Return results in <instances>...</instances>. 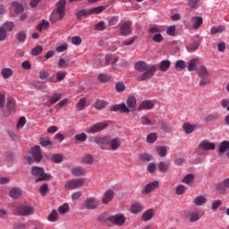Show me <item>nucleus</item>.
Returning a JSON list of instances; mask_svg holds the SVG:
<instances>
[{
    "label": "nucleus",
    "mask_w": 229,
    "mask_h": 229,
    "mask_svg": "<svg viewBox=\"0 0 229 229\" xmlns=\"http://www.w3.org/2000/svg\"><path fill=\"white\" fill-rule=\"evenodd\" d=\"M135 69L139 72H143L140 77H138V81H146L151 80L157 72V66L154 64H148L146 62L139 61L135 64Z\"/></svg>",
    "instance_id": "f257e3e1"
},
{
    "label": "nucleus",
    "mask_w": 229,
    "mask_h": 229,
    "mask_svg": "<svg viewBox=\"0 0 229 229\" xmlns=\"http://www.w3.org/2000/svg\"><path fill=\"white\" fill-rule=\"evenodd\" d=\"M67 5V1L59 0L55 4V9L52 12L50 16V21L52 22H58L65 17V6Z\"/></svg>",
    "instance_id": "f03ea898"
},
{
    "label": "nucleus",
    "mask_w": 229,
    "mask_h": 229,
    "mask_svg": "<svg viewBox=\"0 0 229 229\" xmlns=\"http://www.w3.org/2000/svg\"><path fill=\"white\" fill-rule=\"evenodd\" d=\"M198 76H199V87H205V85H208L210 81H212V79H210V73L208 72V70H207V67L200 66L198 71Z\"/></svg>",
    "instance_id": "7ed1b4c3"
},
{
    "label": "nucleus",
    "mask_w": 229,
    "mask_h": 229,
    "mask_svg": "<svg viewBox=\"0 0 229 229\" xmlns=\"http://www.w3.org/2000/svg\"><path fill=\"white\" fill-rule=\"evenodd\" d=\"M31 174L33 176H38L35 182L38 183V182H46L51 178V176L44 171V168L38 166H33L31 169Z\"/></svg>",
    "instance_id": "20e7f679"
},
{
    "label": "nucleus",
    "mask_w": 229,
    "mask_h": 229,
    "mask_svg": "<svg viewBox=\"0 0 229 229\" xmlns=\"http://www.w3.org/2000/svg\"><path fill=\"white\" fill-rule=\"evenodd\" d=\"M85 183V180L80 179H72L66 182L64 184V189H68L70 191H73L74 189H80Z\"/></svg>",
    "instance_id": "39448f33"
},
{
    "label": "nucleus",
    "mask_w": 229,
    "mask_h": 229,
    "mask_svg": "<svg viewBox=\"0 0 229 229\" xmlns=\"http://www.w3.org/2000/svg\"><path fill=\"white\" fill-rule=\"evenodd\" d=\"M99 207V200L96 197H88L84 200V208L86 210H96Z\"/></svg>",
    "instance_id": "423d86ee"
},
{
    "label": "nucleus",
    "mask_w": 229,
    "mask_h": 229,
    "mask_svg": "<svg viewBox=\"0 0 229 229\" xmlns=\"http://www.w3.org/2000/svg\"><path fill=\"white\" fill-rule=\"evenodd\" d=\"M16 212L17 214H19V216H28L34 214L35 208H33V207L31 206L21 205L16 208Z\"/></svg>",
    "instance_id": "0eeeda50"
},
{
    "label": "nucleus",
    "mask_w": 229,
    "mask_h": 229,
    "mask_svg": "<svg viewBox=\"0 0 229 229\" xmlns=\"http://www.w3.org/2000/svg\"><path fill=\"white\" fill-rule=\"evenodd\" d=\"M229 189V177L216 184V191L218 194H226Z\"/></svg>",
    "instance_id": "6e6552de"
},
{
    "label": "nucleus",
    "mask_w": 229,
    "mask_h": 229,
    "mask_svg": "<svg viewBox=\"0 0 229 229\" xmlns=\"http://www.w3.org/2000/svg\"><path fill=\"white\" fill-rule=\"evenodd\" d=\"M107 220H109L113 225H116V226H123V225L126 223V217H124V215L123 214H116L109 216Z\"/></svg>",
    "instance_id": "1a4fd4ad"
},
{
    "label": "nucleus",
    "mask_w": 229,
    "mask_h": 229,
    "mask_svg": "<svg viewBox=\"0 0 229 229\" xmlns=\"http://www.w3.org/2000/svg\"><path fill=\"white\" fill-rule=\"evenodd\" d=\"M120 35H123V37H128L129 35H131V21H124L120 26Z\"/></svg>",
    "instance_id": "9d476101"
},
{
    "label": "nucleus",
    "mask_w": 229,
    "mask_h": 229,
    "mask_svg": "<svg viewBox=\"0 0 229 229\" xmlns=\"http://www.w3.org/2000/svg\"><path fill=\"white\" fill-rule=\"evenodd\" d=\"M111 112H121L122 114H130V109L126 106V104L114 105L109 107Z\"/></svg>",
    "instance_id": "9b49d317"
},
{
    "label": "nucleus",
    "mask_w": 229,
    "mask_h": 229,
    "mask_svg": "<svg viewBox=\"0 0 229 229\" xmlns=\"http://www.w3.org/2000/svg\"><path fill=\"white\" fill-rule=\"evenodd\" d=\"M158 185H159L158 181H155L148 183L141 191V194H149V192H153L155 189H158Z\"/></svg>",
    "instance_id": "f8f14e48"
},
{
    "label": "nucleus",
    "mask_w": 229,
    "mask_h": 229,
    "mask_svg": "<svg viewBox=\"0 0 229 229\" xmlns=\"http://www.w3.org/2000/svg\"><path fill=\"white\" fill-rule=\"evenodd\" d=\"M106 126H108V123H96L89 129V133H99V131H103Z\"/></svg>",
    "instance_id": "ddd939ff"
},
{
    "label": "nucleus",
    "mask_w": 229,
    "mask_h": 229,
    "mask_svg": "<svg viewBox=\"0 0 229 229\" xmlns=\"http://www.w3.org/2000/svg\"><path fill=\"white\" fill-rule=\"evenodd\" d=\"M31 155L35 160V162H40L42 160V150L40 149V146L36 145L32 149H31Z\"/></svg>",
    "instance_id": "4468645a"
},
{
    "label": "nucleus",
    "mask_w": 229,
    "mask_h": 229,
    "mask_svg": "<svg viewBox=\"0 0 229 229\" xmlns=\"http://www.w3.org/2000/svg\"><path fill=\"white\" fill-rule=\"evenodd\" d=\"M199 148L204 151H214L216 149V143L204 140L199 145Z\"/></svg>",
    "instance_id": "2eb2a0df"
},
{
    "label": "nucleus",
    "mask_w": 229,
    "mask_h": 229,
    "mask_svg": "<svg viewBox=\"0 0 229 229\" xmlns=\"http://www.w3.org/2000/svg\"><path fill=\"white\" fill-rule=\"evenodd\" d=\"M127 108L130 112H135V108H137V98L135 97H129L127 98Z\"/></svg>",
    "instance_id": "dca6fc26"
},
{
    "label": "nucleus",
    "mask_w": 229,
    "mask_h": 229,
    "mask_svg": "<svg viewBox=\"0 0 229 229\" xmlns=\"http://www.w3.org/2000/svg\"><path fill=\"white\" fill-rule=\"evenodd\" d=\"M108 144L110 146V148L113 151H115V150L119 149V148H121V139H119V137H116V138L110 140V138H109Z\"/></svg>",
    "instance_id": "f3484780"
},
{
    "label": "nucleus",
    "mask_w": 229,
    "mask_h": 229,
    "mask_svg": "<svg viewBox=\"0 0 229 229\" xmlns=\"http://www.w3.org/2000/svg\"><path fill=\"white\" fill-rule=\"evenodd\" d=\"M155 106V104L151 100H143L140 106L138 107V110H151Z\"/></svg>",
    "instance_id": "a211bd4d"
},
{
    "label": "nucleus",
    "mask_w": 229,
    "mask_h": 229,
    "mask_svg": "<svg viewBox=\"0 0 229 229\" xmlns=\"http://www.w3.org/2000/svg\"><path fill=\"white\" fill-rule=\"evenodd\" d=\"M114 199V191L113 190H107L104 193V197L102 198V203L103 205H106L107 203H110Z\"/></svg>",
    "instance_id": "6ab92c4d"
},
{
    "label": "nucleus",
    "mask_w": 229,
    "mask_h": 229,
    "mask_svg": "<svg viewBox=\"0 0 229 229\" xmlns=\"http://www.w3.org/2000/svg\"><path fill=\"white\" fill-rule=\"evenodd\" d=\"M73 176H85L87 170L83 166H76L71 170Z\"/></svg>",
    "instance_id": "aec40b11"
},
{
    "label": "nucleus",
    "mask_w": 229,
    "mask_h": 229,
    "mask_svg": "<svg viewBox=\"0 0 229 229\" xmlns=\"http://www.w3.org/2000/svg\"><path fill=\"white\" fill-rule=\"evenodd\" d=\"M182 128H183L184 133H186V135H191V133H192L194 131V130H196V128H198V125L191 124L189 123H184L182 124Z\"/></svg>",
    "instance_id": "412c9836"
},
{
    "label": "nucleus",
    "mask_w": 229,
    "mask_h": 229,
    "mask_svg": "<svg viewBox=\"0 0 229 229\" xmlns=\"http://www.w3.org/2000/svg\"><path fill=\"white\" fill-rule=\"evenodd\" d=\"M94 141L98 146H106V144H108V142H110V137H108V136L95 137Z\"/></svg>",
    "instance_id": "4be33fe9"
},
{
    "label": "nucleus",
    "mask_w": 229,
    "mask_h": 229,
    "mask_svg": "<svg viewBox=\"0 0 229 229\" xmlns=\"http://www.w3.org/2000/svg\"><path fill=\"white\" fill-rule=\"evenodd\" d=\"M191 23L193 30L199 29V26L203 24V18L199 16H194L191 18Z\"/></svg>",
    "instance_id": "5701e85b"
},
{
    "label": "nucleus",
    "mask_w": 229,
    "mask_h": 229,
    "mask_svg": "<svg viewBox=\"0 0 229 229\" xmlns=\"http://www.w3.org/2000/svg\"><path fill=\"white\" fill-rule=\"evenodd\" d=\"M6 108L8 110V112H13V110H15V108H17V105L15 103V98H7Z\"/></svg>",
    "instance_id": "b1692460"
},
{
    "label": "nucleus",
    "mask_w": 229,
    "mask_h": 229,
    "mask_svg": "<svg viewBox=\"0 0 229 229\" xmlns=\"http://www.w3.org/2000/svg\"><path fill=\"white\" fill-rule=\"evenodd\" d=\"M1 75L4 80H9V78H12V76H13V70H12L11 68H3L1 70Z\"/></svg>",
    "instance_id": "393cba45"
},
{
    "label": "nucleus",
    "mask_w": 229,
    "mask_h": 229,
    "mask_svg": "<svg viewBox=\"0 0 229 229\" xmlns=\"http://www.w3.org/2000/svg\"><path fill=\"white\" fill-rule=\"evenodd\" d=\"M144 210V207L140 203H134L131 206V214H139V212H142Z\"/></svg>",
    "instance_id": "a878e982"
},
{
    "label": "nucleus",
    "mask_w": 229,
    "mask_h": 229,
    "mask_svg": "<svg viewBox=\"0 0 229 229\" xmlns=\"http://www.w3.org/2000/svg\"><path fill=\"white\" fill-rule=\"evenodd\" d=\"M193 203L197 207H202V205H205V203H207V198H205V196L202 195L197 196L194 199Z\"/></svg>",
    "instance_id": "bb28decb"
},
{
    "label": "nucleus",
    "mask_w": 229,
    "mask_h": 229,
    "mask_svg": "<svg viewBox=\"0 0 229 229\" xmlns=\"http://www.w3.org/2000/svg\"><path fill=\"white\" fill-rule=\"evenodd\" d=\"M39 79L40 80H48L50 83H56V81H54L52 77L49 78V72L47 71L43 70L39 72Z\"/></svg>",
    "instance_id": "cd10ccee"
},
{
    "label": "nucleus",
    "mask_w": 229,
    "mask_h": 229,
    "mask_svg": "<svg viewBox=\"0 0 229 229\" xmlns=\"http://www.w3.org/2000/svg\"><path fill=\"white\" fill-rule=\"evenodd\" d=\"M228 150H229V141L228 140L222 141L219 145L218 153L223 155V153H226V151Z\"/></svg>",
    "instance_id": "c85d7f7f"
},
{
    "label": "nucleus",
    "mask_w": 229,
    "mask_h": 229,
    "mask_svg": "<svg viewBox=\"0 0 229 229\" xmlns=\"http://www.w3.org/2000/svg\"><path fill=\"white\" fill-rule=\"evenodd\" d=\"M106 105H108L106 101L103 99H97L95 101L94 107L96 108V110H103V108H105Z\"/></svg>",
    "instance_id": "c756f323"
},
{
    "label": "nucleus",
    "mask_w": 229,
    "mask_h": 229,
    "mask_svg": "<svg viewBox=\"0 0 229 229\" xmlns=\"http://www.w3.org/2000/svg\"><path fill=\"white\" fill-rule=\"evenodd\" d=\"M75 106L79 112H81V110H85V106H87V98H81L79 102L75 105Z\"/></svg>",
    "instance_id": "7c9ffc66"
},
{
    "label": "nucleus",
    "mask_w": 229,
    "mask_h": 229,
    "mask_svg": "<svg viewBox=\"0 0 229 229\" xmlns=\"http://www.w3.org/2000/svg\"><path fill=\"white\" fill-rule=\"evenodd\" d=\"M21 194H22V191L19 188H13L9 192V196H11L13 199H17Z\"/></svg>",
    "instance_id": "2f4dec72"
},
{
    "label": "nucleus",
    "mask_w": 229,
    "mask_h": 229,
    "mask_svg": "<svg viewBox=\"0 0 229 229\" xmlns=\"http://www.w3.org/2000/svg\"><path fill=\"white\" fill-rule=\"evenodd\" d=\"M171 67V61L169 60H164L159 64V70L162 71V72H165Z\"/></svg>",
    "instance_id": "473e14b6"
},
{
    "label": "nucleus",
    "mask_w": 229,
    "mask_h": 229,
    "mask_svg": "<svg viewBox=\"0 0 229 229\" xmlns=\"http://www.w3.org/2000/svg\"><path fill=\"white\" fill-rule=\"evenodd\" d=\"M188 217L191 223H196V221H199V214L195 211L188 212Z\"/></svg>",
    "instance_id": "72a5a7b5"
},
{
    "label": "nucleus",
    "mask_w": 229,
    "mask_h": 229,
    "mask_svg": "<svg viewBox=\"0 0 229 229\" xmlns=\"http://www.w3.org/2000/svg\"><path fill=\"white\" fill-rule=\"evenodd\" d=\"M47 221H50V223H56L58 221V211L56 209L52 210L48 215Z\"/></svg>",
    "instance_id": "f704fd0d"
},
{
    "label": "nucleus",
    "mask_w": 229,
    "mask_h": 229,
    "mask_svg": "<svg viewBox=\"0 0 229 229\" xmlns=\"http://www.w3.org/2000/svg\"><path fill=\"white\" fill-rule=\"evenodd\" d=\"M89 15H90V11L86 9H82L76 13L78 21H81V17H89Z\"/></svg>",
    "instance_id": "c9c22d12"
},
{
    "label": "nucleus",
    "mask_w": 229,
    "mask_h": 229,
    "mask_svg": "<svg viewBox=\"0 0 229 229\" xmlns=\"http://www.w3.org/2000/svg\"><path fill=\"white\" fill-rule=\"evenodd\" d=\"M57 210L61 216H65V214H67V212H69L70 210L69 203H64L61 205Z\"/></svg>",
    "instance_id": "e433bc0d"
},
{
    "label": "nucleus",
    "mask_w": 229,
    "mask_h": 229,
    "mask_svg": "<svg viewBox=\"0 0 229 229\" xmlns=\"http://www.w3.org/2000/svg\"><path fill=\"white\" fill-rule=\"evenodd\" d=\"M158 169L161 173H167L169 171V162L161 161L158 164Z\"/></svg>",
    "instance_id": "4c0bfd02"
},
{
    "label": "nucleus",
    "mask_w": 229,
    "mask_h": 229,
    "mask_svg": "<svg viewBox=\"0 0 229 229\" xmlns=\"http://www.w3.org/2000/svg\"><path fill=\"white\" fill-rule=\"evenodd\" d=\"M197 67H198V59H191L188 63V71L190 72H192V71H196Z\"/></svg>",
    "instance_id": "58836bf2"
},
{
    "label": "nucleus",
    "mask_w": 229,
    "mask_h": 229,
    "mask_svg": "<svg viewBox=\"0 0 229 229\" xmlns=\"http://www.w3.org/2000/svg\"><path fill=\"white\" fill-rule=\"evenodd\" d=\"M141 121V124H143V126H153V124H155V122L151 121L148 115H143L140 118Z\"/></svg>",
    "instance_id": "ea45409f"
},
{
    "label": "nucleus",
    "mask_w": 229,
    "mask_h": 229,
    "mask_svg": "<svg viewBox=\"0 0 229 229\" xmlns=\"http://www.w3.org/2000/svg\"><path fill=\"white\" fill-rule=\"evenodd\" d=\"M1 28H3V30H4L6 32L7 31L10 32V31H13V28H15V24H13V21H7L4 23Z\"/></svg>",
    "instance_id": "a19ab883"
},
{
    "label": "nucleus",
    "mask_w": 229,
    "mask_h": 229,
    "mask_svg": "<svg viewBox=\"0 0 229 229\" xmlns=\"http://www.w3.org/2000/svg\"><path fill=\"white\" fill-rule=\"evenodd\" d=\"M224 31H225V26H222V25L213 27L210 30L211 35H217V33H223Z\"/></svg>",
    "instance_id": "79ce46f5"
},
{
    "label": "nucleus",
    "mask_w": 229,
    "mask_h": 229,
    "mask_svg": "<svg viewBox=\"0 0 229 229\" xmlns=\"http://www.w3.org/2000/svg\"><path fill=\"white\" fill-rule=\"evenodd\" d=\"M105 10L103 5L89 9V15H98Z\"/></svg>",
    "instance_id": "37998d69"
},
{
    "label": "nucleus",
    "mask_w": 229,
    "mask_h": 229,
    "mask_svg": "<svg viewBox=\"0 0 229 229\" xmlns=\"http://www.w3.org/2000/svg\"><path fill=\"white\" fill-rule=\"evenodd\" d=\"M157 151L161 157H166L167 155V148L165 146L157 147Z\"/></svg>",
    "instance_id": "c03bdc74"
},
{
    "label": "nucleus",
    "mask_w": 229,
    "mask_h": 229,
    "mask_svg": "<svg viewBox=\"0 0 229 229\" xmlns=\"http://www.w3.org/2000/svg\"><path fill=\"white\" fill-rule=\"evenodd\" d=\"M160 124H161V130H163V131H165V133H171V126H169V123L161 120L159 121Z\"/></svg>",
    "instance_id": "a18cd8bd"
},
{
    "label": "nucleus",
    "mask_w": 229,
    "mask_h": 229,
    "mask_svg": "<svg viewBox=\"0 0 229 229\" xmlns=\"http://www.w3.org/2000/svg\"><path fill=\"white\" fill-rule=\"evenodd\" d=\"M42 51H44V47H42L40 45H38L32 48L31 53L33 56H38V55L42 54Z\"/></svg>",
    "instance_id": "49530a36"
},
{
    "label": "nucleus",
    "mask_w": 229,
    "mask_h": 229,
    "mask_svg": "<svg viewBox=\"0 0 229 229\" xmlns=\"http://www.w3.org/2000/svg\"><path fill=\"white\" fill-rule=\"evenodd\" d=\"M13 6L14 7V12L17 14L22 13L24 12V7H22V4L17 2L13 3Z\"/></svg>",
    "instance_id": "de8ad7c7"
},
{
    "label": "nucleus",
    "mask_w": 229,
    "mask_h": 229,
    "mask_svg": "<svg viewBox=\"0 0 229 229\" xmlns=\"http://www.w3.org/2000/svg\"><path fill=\"white\" fill-rule=\"evenodd\" d=\"M111 77L108 74L100 73L98 75V81H100V83H108Z\"/></svg>",
    "instance_id": "09e8293b"
},
{
    "label": "nucleus",
    "mask_w": 229,
    "mask_h": 229,
    "mask_svg": "<svg viewBox=\"0 0 229 229\" xmlns=\"http://www.w3.org/2000/svg\"><path fill=\"white\" fill-rule=\"evenodd\" d=\"M26 32L24 31H20L16 33V39L18 42H25L26 41Z\"/></svg>",
    "instance_id": "8fccbe9b"
},
{
    "label": "nucleus",
    "mask_w": 229,
    "mask_h": 229,
    "mask_svg": "<svg viewBox=\"0 0 229 229\" xmlns=\"http://www.w3.org/2000/svg\"><path fill=\"white\" fill-rule=\"evenodd\" d=\"M152 218H153V209L147 210L142 216L143 221H149V219H152Z\"/></svg>",
    "instance_id": "3c124183"
},
{
    "label": "nucleus",
    "mask_w": 229,
    "mask_h": 229,
    "mask_svg": "<svg viewBox=\"0 0 229 229\" xmlns=\"http://www.w3.org/2000/svg\"><path fill=\"white\" fill-rule=\"evenodd\" d=\"M47 28H49V22L48 21H42L41 23H39L38 26H37V30L38 31H42L44 30H47Z\"/></svg>",
    "instance_id": "603ef678"
},
{
    "label": "nucleus",
    "mask_w": 229,
    "mask_h": 229,
    "mask_svg": "<svg viewBox=\"0 0 229 229\" xmlns=\"http://www.w3.org/2000/svg\"><path fill=\"white\" fill-rule=\"evenodd\" d=\"M194 182V174H189L182 179V183H186L189 185V183H192Z\"/></svg>",
    "instance_id": "864d4df0"
},
{
    "label": "nucleus",
    "mask_w": 229,
    "mask_h": 229,
    "mask_svg": "<svg viewBox=\"0 0 229 229\" xmlns=\"http://www.w3.org/2000/svg\"><path fill=\"white\" fill-rule=\"evenodd\" d=\"M62 99V94L55 93L52 98H50V104L55 105V103H58Z\"/></svg>",
    "instance_id": "5fc2aeb1"
},
{
    "label": "nucleus",
    "mask_w": 229,
    "mask_h": 229,
    "mask_svg": "<svg viewBox=\"0 0 229 229\" xmlns=\"http://www.w3.org/2000/svg\"><path fill=\"white\" fill-rule=\"evenodd\" d=\"M95 30L96 31H105L106 30V26L105 24V21H100L95 25Z\"/></svg>",
    "instance_id": "6e6d98bb"
},
{
    "label": "nucleus",
    "mask_w": 229,
    "mask_h": 229,
    "mask_svg": "<svg viewBox=\"0 0 229 229\" xmlns=\"http://www.w3.org/2000/svg\"><path fill=\"white\" fill-rule=\"evenodd\" d=\"M8 38V33L4 29L0 27V42H4Z\"/></svg>",
    "instance_id": "4d7b16f0"
},
{
    "label": "nucleus",
    "mask_w": 229,
    "mask_h": 229,
    "mask_svg": "<svg viewBox=\"0 0 229 229\" xmlns=\"http://www.w3.org/2000/svg\"><path fill=\"white\" fill-rule=\"evenodd\" d=\"M156 140H157V133L151 132L150 134L148 135L147 142H148V144H154Z\"/></svg>",
    "instance_id": "13d9d810"
},
{
    "label": "nucleus",
    "mask_w": 229,
    "mask_h": 229,
    "mask_svg": "<svg viewBox=\"0 0 229 229\" xmlns=\"http://www.w3.org/2000/svg\"><path fill=\"white\" fill-rule=\"evenodd\" d=\"M74 139L79 142H85V140H87V134H85L84 132L77 134L74 136Z\"/></svg>",
    "instance_id": "bf43d9fd"
},
{
    "label": "nucleus",
    "mask_w": 229,
    "mask_h": 229,
    "mask_svg": "<svg viewBox=\"0 0 229 229\" xmlns=\"http://www.w3.org/2000/svg\"><path fill=\"white\" fill-rule=\"evenodd\" d=\"M51 160L55 164H60L64 160V157L61 154H55L52 157Z\"/></svg>",
    "instance_id": "052dcab7"
},
{
    "label": "nucleus",
    "mask_w": 229,
    "mask_h": 229,
    "mask_svg": "<svg viewBox=\"0 0 229 229\" xmlns=\"http://www.w3.org/2000/svg\"><path fill=\"white\" fill-rule=\"evenodd\" d=\"M140 158L142 162H149L150 160H153V157L149 154H140Z\"/></svg>",
    "instance_id": "680f3d73"
},
{
    "label": "nucleus",
    "mask_w": 229,
    "mask_h": 229,
    "mask_svg": "<svg viewBox=\"0 0 229 229\" xmlns=\"http://www.w3.org/2000/svg\"><path fill=\"white\" fill-rule=\"evenodd\" d=\"M40 145L43 147V148H47V146H52L53 145V141L52 140H49L46 138H41L40 139Z\"/></svg>",
    "instance_id": "e2e57ef3"
},
{
    "label": "nucleus",
    "mask_w": 229,
    "mask_h": 229,
    "mask_svg": "<svg viewBox=\"0 0 229 229\" xmlns=\"http://www.w3.org/2000/svg\"><path fill=\"white\" fill-rule=\"evenodd\" d=\"M152 40H153L154 42H157V44H160V42H163V41H164V37H162V34L157 33V34H155V35L152 37Z\"/></svg>",
    "instance_id": "0e129e2a"
},
{
    "label": "nucleus",
    "mask_w": 229,
    "mask_h": 229,
    "mask_svg": "<svg viewBox=\"0 0 229 229\" xmlns=\"http://www.w3.org/2000/svg\"><path fill=\"white\" fill-rule=\"evenodd\" d=\"M186 65H185V61L183 60H178L175 63V69H181V71H183V69H185Z\"/></svg>",
    "instance_id": "69168bd1"
},
{
    "label": "nucleus",
    "mask_w": 229,
    "mask_h": 229,
    "mask_svg": "<svg viewBox=\"0 0 229 229\" xmlns=\"http://www.w3.org/2000/svg\"><path fill=\"white\" fill-rule=\"evenodd\" d=\"M198 47H199V43H198V42L192 43L191 45H190L188 47V51L190 53H194V51H196L198 49Z\"/></svg>",
    "instance_id": "338daca9"
},
{
    "label": "nucleus",
    "mask_w": 229,
    "mask_h": 229,
    "mask_svg": "<svg viewBox=\"0 0 229 229\" xmlns=\"http://www.w3.org/2000/svg\"><path fill=\"white\" fill-rule=\"evenodd\" d=\"M72 44H73V46H80V44H81V38L79 36H74L72 38Z\"/></svg>",
    "instance_id": "774afa93"
}]
</instances>
